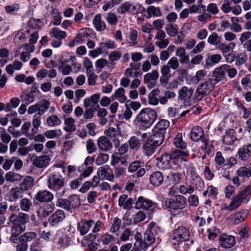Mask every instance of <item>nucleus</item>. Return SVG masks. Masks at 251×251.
Listing matches in <instances>:
<instances>
[{"mask_svg":"<svg viewBox=\"0 0 251 251\" xmlns=\"http://www.w3.org/2000/svg\"><path fill=\"white\" fill-rule=\"evenodd\" d=\"M48 126L50 127H56L60 125L61 121L56 115L49 116L46 120Z\"/></svg>","mask_w":251,"mask_h":251,"instance_id":"42","label":"nucleus"},{"mask_svg":"<svg viewBox=\"0 0 251 251\" xmlns=\"http://www.w3.org/2000/svg\"><path fill=\"white\" fill-rule=\"evenodd\" d=\"M111 98L113 100H118L121 103L125 102L127 100L125 90L122 87L119 88L112 94Z\"/></svg>","mask_w":251,"mask_h":251,"instance_id":"22","label":"nucleus"},{"mask_svg":"<svg viewBox=\"0 0 251 251\" xmlns=\"http://www.w3.org/2000/svg\"><path fill=\"white\" fill-rule=\"evenodd\" d=\"M22 191L20 188L15 187L12 188L7 195V199L10 201H14L21 196Z\"/></svg>","mask_w":251,"mask_h":251,"instance_id":"31","label":"nucleus"},{"mask_svg":"<svg viewBox=\"0 0 251 251\" xmlns=\"http://www.w3.org/2000/svg\"><path fill=\"white\" fill-rule=\"evenodd\" d=\"M94 224V222L93 221H81L78 225V228L80 234L81 235L86 234Z\"/></svg>","mask_w":251,"mask_h":251,"instance_id":"29","label":"nucleus"},{"mask_svg":"<svg viewBox=\"0 0 251 251\" xmlns=\"http://www.w3.org/2000/svg\"><path fill=\"white\" fill-rule=\"evenodd\" d=\"M96 237L94 234H89L85 238L86 244L90 251H96L98 244L95 242Z\"/></svg>","mask_w":251,"mask_h":251,"instance_id":"33","label":"nucleus"},{"mask_svg":"<svg viewBox=\"0 0 251 251\" xmlns=\"http://www.w3.org/2000/svg\"><path fill=\"white\" fill-rule=\"evenodd\" d=\"M165 30L167 34L170 37H174L176 36L178 31L177 26L173 24L167 25Z\"/></svg>","mask_w":251,"mask_h":251,"instance_id":"61","label":"nucleus"},{"mask_svg":"<svg viewBox=\"0 0 251 251\" xmlns=\"http://www.w3.org/2000/svg\"><path fill=\"white\" fill-rule=\"evenodd\" d=\"M235 131L233 129L228 130L223 136V142L226 145H231L236 141Z\"/></svg>","mask_w":251,"mask_h":251,"instance_id":"28","label":"nucleus"},{"mask_svg":"<svg viewBox=\"0 0 251 251\" xmlns=\"http://www.w3.org/2000/svg\"><path fill=\"white\" fill-rule=\"evenodd\" d=\"M50 161L48 156L43 155L36 158L33 161L34 164L37 167L42 168L46 166Z\"/></svg>","mask_w":251,"mask_h":251,"instance_id":"40","label":"nucleus"},{"mask_svg":"<svg viewBox=\"0 0 251 251\" xmlns=\"http://www.w3.org/2000/svg\"><path fill=\"white\" fill-rule=\"evenodd\" d=\"M157 226L153 222L151 223L148 227L147 230L144 234V239L149 242V244L152 245L155 241L154 233L157 230Z\"/></svg>","mask_w":251,"mask_h":251,"instance_id":"10","label":"nucleus"},{"mask_svg":"<svg viewBox=\"0 0 251 251\" xmlns=\"http://www.w3.org/2000/svg\"><path fill=\"white\" fill-rule=\"evenodd\" d=\"M189 235V232L185 227H179L174 232L172 237V242L174 245L178 244L180 242L188 240Z\"/></svg>","mask_w":251,"mask_h":251,"instance_id":"3","label":"nucleus"},{"mask_svg":"<svg viewBox=\"0 0 251 251\" xmlns=\"http://www.w3.org/2000/svg\"><path fill=\"white\" fill-rule=\"evenodd\" d=\"M146 218V214L141 211L134 214L131 219L125 217L124 223L125 225L129 226L131 225H136L144 221Z\"/></svg>","mask_w":251,"mask_h":251,"instance_id":"11","label":"nucleus"},{"mask_svg":"<svg viewBox=\"0 0 251 251\" xmlns=\"http://www.w3.org/2000/svg\"><path fill=\"white\" fill-rule=\"evenodd\" d=\"M156 165L161 169H167L172 166V158L169 154L162 155L161 158H157Z\"/></svg>","mask_w":251,"mask_h":251,"instance_id":"15","label":"nucleus"},{"mask_svg":"<svg viewBox=\"0 0 251 251\" xmlns=\"http://www.w3.org/2000/svg\"><path fill=\"white\" fill-rule=\"evenodd\" d=\"M180 180L179 174L177 173L170 172L168 174L166 181L170 184L178 183Z\"/></svg>","mask_w":251,"mask_h":251,"instance_id":"49","label":"nucleus"},{"mask_svg":"<svg viewBox=\"0 0 251 251\" xmlns=\"http://www.w3.org/2000/svg\"><path fill=\"white\" fill-rule=\"evenodd\" d=\"M159 77V73L156 70H153L151 73L146 74L144 77V83L147 84L149 88L154 87Z\"/></svg>","mask_w":251,"mask_h":251,"instance_id":"9","label":"nucleus"},{"mask_svg":"<svg viewBox=\"0 0 251 251\" xmlns=\"http://www.w3.org/2000/svg\"><path fill=\"white\" fill-rule=\"evenodd\" d=\"M64 185L62 177L58 174H53L49 178L48 187L52 190L58 191Z\"/></svg>","mask_w":251,"mask_h":251,"instance_id":"6","label":"nucleus"},{"mask_svg":"<svg viewBox=\"0 0 251 251\" xmlns=\"http://www.w3.org/2000/svg\"><path fill=\"white\" fill-rule=\"evenodd\" d=\"M235 47V44L230 43L227 45L222 44L219 47V49L221 50L223 55L226 58V61L231 62L233 61L232 55L233 50Z\"/></svg>","mask_w":251,"mask_h":251,"instance_id":"7","label":"nucleus"},{"mask_svg":"<svg viewBox=\"0 0 251 251\" xmlns=\"http://www.w3.org/2000/svg\"><path fill=\"white\" fill-rule=\"evenodd\" d=\"M248 214V210L246 209H243L231 215L229 219L234 224L237 225L244 221L247 217Z\"/></svg>","mask_w":251,"mask_h":251,"instance_id":"13","label":"nucleus"},{"mask_svg":"<svg viewBox=\"0 0 251 251\" xmlns=\"http://www.w3.org/2000/svg\"><path fill=\"white\" fill-rule=\"evenodd\" d=\"M145 11V8L139 3L131 4L130 13L136 14L142 13Z\"/></svg>","mask_w":251,"mask_h":251,"instance_id":"59","label":"nucleus"},{"mask_svg":"<svg viewBox=\"0 0 251 251\" xmlns=\"http://www.w3.org/2000/svg\"><path fill=\"white\" fill-rule=\"evenodd\" d=\"M251 198V185L240 192L233 198L236 204L239 207L242 203L248 202Z\"/></svg>","mask_w":251,"mask_h":251,"instance_id":"5","label":"nucleus"},{"mask_svg":"<svg viewBox=\"0 0 251 251\" xmlns=\"http://www.w3.org/2000/svg\"><path fill=\"white\" fill-rule=\"evenodd\" d=\"M174 144L176 148L184 149L187 145L183 141L182 135L181 133H178L174 139Z\"/></svg>","mask_w":251,"mask_h":251,"instance_id":"53","label":"nucleus"},{"mask_svg":"<svg viewBox=\"0 0 251 251\" xmlns=\"http://www.w3.org/2000/svg\"><path fill=\"white\" fill-rule=\"evenodd\" d=\"M156 118L155 111L150 108H146L143 109L136 116L134 123L140 129L146 130L153 124Z\"/></svg>","mask_w":251,"mask_h":251,"instance_id":"1","label":"nucleus"},{"mask_svg":"<svg viewBox=\"0 0 251 251\" xmlns=\"http://www.w3.org/2000/svg\"><path fill=\"white\" fill-rule=\"evenodd\" d=\"M159 145H155L154 142L151 140H147L144 145V152L147 156L151 155L155 151V149Z\"/></svg>","mask_w":251,"mask_h":251,"instance_id":"27","label":"nucleus"},{"mask_svg":"<svg viewBox=\"0 0 251 251\" xmlns=\"http://www.w3.org/2000/svg\"><path fill=\"white\" fill-rule=\"evenodd\" d=\"M160 93V90L158 89L152 90L148 95L149 103L152 105H157L159 103L158 96Z\"/></svg>","mask_w":251,"mask_h":251,"instance_id":"34","label":"nucleus"},{"mask_svg":"<svg viewBox=\"0 0 251 251\" xmlns=\"http://www.w3.org/2000/svg\"><path fill=\"white\" fill-rule=\"evenodd\" d=\"M109 155L106 153L99 154L96 160V163L98 165L104 164L107 162L109 159Z\"/></svg>","mask_w":251,"mask_h":251,"instance_id":"64","label":"nucleus"},{"mask_svg":"<svg viewBox=\"0 0 251 251\" xmlns=\"http://www.w3.org/2000/svg\"><path fill=\"white\" fill-rule=\"evenodd\" d=\"M148 15L147 18H151V17H160L162 15V13L159 7L154 6H149L147 9Z\"/></svg>","mask_w":251,"mask_h":251,"instance_id":"44","label":"nucleus"},{"mask_svg":"<svg viewBox=\"0 0 251 251\" xmlns=\"http://www.w3.org/2000/svg\"><path fill=\"white\" fill-rule=\"evenodd\" d=\"M125 75L127 77H137L141 76L142 73L141 71L134 70L133 68H127L125 71Z\"/></svg>","mask_w":251,"mask_h":251,"instance_id":"60","label":"nucleus"},{"mask_svg":"<svg viewBox=\"0 0 251 251\" xmlns=\"http://www.w3.org/2000/svg\"><path fill=\"white\" fill-rule=\"evenodd\" d=\"M62 135V131L60 129H51L45 132V136L48 139L58 138Z\"/></svg>","mask_w":251,"mask_h":251,"instance_id":"50","label":"nucleus"},{"mask_svg":"<svg viewBox=\"0 0 251 251\" xmlns=\"http://www.w3.org/2000/svg\"><path fill=\"white\" fill-rule=\"evenodd\" d=\"M97 175L101 179H105L111 181L113 178L112 171L107 165L100 167L97 171Z\"/></svg>","mask_w":251,"mask_h":251,"instance_id":"16","label":"nucleus"},{"mask_svg":"<svg viewBox=\"0 0 251 251\" xmlns=\"http://www.w3.org/2000/svg\"><path fill=\"white\" fill-rule=\"evenodd\" d=\"M54 204L51 203L46 204L38 209V215L41 218H44L49 216L54 210Z\"/></svg>","mask_w":251,"mask_h":251,"instance_id":"21","label":"nucleus"},{"mask_svg":"<svg viewBox=\"0 0 251 251\" xmlns=\"http://www.w3.org/2000/svg\"><path fill=\"white\" fill-rule=\"evenodd\" d=\"M23 66V64L21 61L15 60L12 64H9L6 66L5 70L8 74L11 75L15 71L20 70L22 68Z\"/></svg>","mask_w":251,"mask_h":251,"instance_id":"25","label":"nucleus"},{"mask_svg":"<svg viewBox=\"0 0 251 251\" xmlns=\"http://www.w3.org/2000/svg\"><path fill=\"white\" fill-rule=\"evenodd\" d=\"M5 178L7 181L14 182L21 180L22 176L18 173L10 171L6 174Z\"/></svg>","mask_w":251,"mask_h":251,"instance_id":"46","label":"nucleus"},{"mask_svg":"<svg viewBox=\"0 0 251 251\" xmlns=\"http://www.w3.org/2000/svg\"><path fill=\"white\" fill-rule=\"evenodd\" d=\"M220 37L218 35V34L214 32L209 36L207 39V42L211 45L216 46L220 42Z\"/></svg>","mask_w":251,"mask_h":251,"instance_id":"62","label":"nucleus"},{"mask_svg":"<svg viewBox=\"0 0 251 251\" xmlns=\"http://www.w3.org/2000/svg\"><path fill=\"white\" fill-rule=\"evenodd\" d=\"M93 24L98 31H100L105 28V23L101 20L100 14H98L95 16L93 20Z\"/></svg>","mask_w":251,"mask_h":251,"instance_id":"47","label":"nucleus"},{"mask_svg":"<svg viewBox=\"0 0 251 251\" xmlns=\"http://www.w3.org/2000/svg\"><path fill=\"white\" fill-rule=\"evenodd\" d=\"M206 75V71L204 70H201L197 71L196 75L192 79L193 83L197 84L200 80L203 79Z\"/></svg>","mask_w":251,"mask_h":251,"instance_id":"57","label":"nucleus"},{"mask_svg":"<svg viewBox=\"0 0 251 251\" xmlns=\"http://www.w3.org/2000/svg\"><path fill=\"white\" fill-rule=\"evenodd\" d=\"M64 126L63 129L67 132L74 131L76 129L75 120L71 117H69L64 120Z\"/></svg>","mask_w":251,"mask_h":251,"instance_id":"32","label":"nucleus"},{"mask_svg":"<svg viewBox=\"0 0 251 251\" xmlns=\"http://www.w3.org/2000/svg\"><path fill=\"white\" fill-rule=\"evenodd\" d=\"M194 90L192 89H188L186 87H183L178 92V98L183 100L184 103H189L191 102V97Z\"/></svg>","mask_w":251,"mask_h":251,"instance_id":"14","label":"nucleus"},{"mask_svg":"<svg viewBox=\"0 0 251 251\" xmlns=\"http://www.w3.org/2000/svg\"><path fill=\"white\" fill-rule=\"evenodd\" d=\"M54 240L60 248L64 249L68 246L70 239L68 235V231L64 229L58 230L54 236Z\"/></svg>","mask_w":251,"mask_h":251,"instance_id":"4","label":"nucleus"},{"mask_svg":"<svg viewBox=\"0 0 251 251\" xmlns=\"http://www.w3.org/2000/svg\"><path fill=\"white\" fill-rule=\"evenodd\" d=\"M217 194L218 192L216 188L212 185L208 186L207 190L204 191L203 193L204 196L208 195L209 197L211 198H214Z\"/></svg>","mask_w":251,"mask_h":251,"instance_id":"63","label":"nucleus"},{"mask_svg":"<svg viewBox=\"0 0 251 251\" xmlns=\"http://www.w3.org/2000/svg\"><path fill=\"white\" fill-rule=\"evenodd\" d=\"M50 34L52 37L61 40L65 39L67 36L66 32L61 30L58 27H54L52 28L50 32Z\"/></svg>","mask_w":251,"mask_h":251,"instance_id":"41","label":"nucleus"},{"mask_svg":"<svg viewBox=\"0 0 251 251\" xmlns=\"http://www.w3.org/2000/svg\"><path fill=\"white\" fill-rule=\"evenodd\" d=\"M20 103V100L18 98H12L10 100L9 103L5 105V111L8 112L11 110V108H16L18 106Z\"/></svg>","mask_w":251,"mask_h":251,"instance_id":"51","label":"nucleus"},{"mask_svg":"<svg viewBox=\"0 0 251 251\" xmlns=\"http://www.w3.org/2000/svg\"><path fill=\"white\" fill-rule=\"evenodd\" d=\"M170 123L166 120H160L154 127L155 131H160L161 132L166 133V130L169 126Z\"/></svg>","mask_w":251,"mask_h":251,"instance_id":"45","label":"nucleus"},{"mask_svg":"<svg viewBox=\"0 0 251 251\" xmlns=\"http://www.w3.org/2000/svg\"><path fill=\"white\" fill-rule=\"evenodd\" d=\"M68 60H64L58 67L59 72L64 75H69L73 71L72 67L68 64Z\"/></svg>","mask_w":251,"mask_h":251,"instance_id":"35","label":"nucleus"},{"mask_svg":"<svg viewBox=\"0 0 251 251\" xmlns=\"http://www.w3.org/2000/svg\"><path fill=\"white\" fill-rule=\"evenodd\" d=\"M187 154L184 151H177L174 152L172 156V163L175 165L180 166L183 164V162L186 161V159L185 157Z\"/></svg>","mask_w":251,"mask_h":251,"instance_id":"19","label":"nucleus"},{"mask_svg":"<svg viewBox=\"0 0 251 251\" xmlns=\"http://www.w3.org/2000/svg\"><path fill=\"white\" fill-rule=\"evenodd\" d=\"M239 157L243 161H247L251 157V144L245 145L238 151Z\"/></svg>","mask_w":251,"mask_h":251,"instance_id":"20","label":"nucleus"},{"mask_svg":"<svg viewBox=\"0 0 251 251\" xmlns=\"http://www.w3.org/2000/svg\"><path fill=\"white\" fill-rule=\"evenodd\" d=\"M92 33V30L89 28H82L77 35V38L82 43L85 39L88 38Z\"/></svg>","mask_w":251,"mask_h":251,"instance_id":"43","label":"nucleus"},{"mask_svg":"<svg viewBox=\"0 0 251 251\" xmlns=\"http://www.w3.org/2000/svg\"><path fill=\"white\" fill-rule=\"evenodd\" d=\"M53 195L47 190L39 191L35 196V199L40 202H49L53 199Z\"/></svg>","mask_w":251,"mask_h":251,"instance_id":"18","label":"nucleus"},{"mask_svg":"<svg viewBox=\"0 0 251 251\" xmlns=\"http://www.w3.org/2000/svg\"><path fill=\"white\" fill-rule=\"evenodd\" d=\"M165 133L160 131H155V128L152 129L151 140L154 142L155 145H160L165 139Z\"/></svg>","mask_w":251,"mask_h":251,"instance_id":"24","label":"nucleus"},{"mask_svg":"<svg viewBox=\"0 0 251 251\" xmlns=\"http://www.w3.org/2000/svg\"><path fill=\"white\" fill-rule=\"evenodd\" d=\"M219 243L222 247L230 248L235 245V240L233 236L224 234L220 237Z\"/></svg>","mask_w":251,"mask_h":251,"instance_id":"17","label":"nucleus"},{"mask_svg":"<svg viewBox=\"0 0 251 251\" xmlns=\"http://www.w3.org/2000/svg\"><path fill=\"white\" fill-rule=\"evenodd\" d=\"M155 206V204L151 200L143 196L139 197L135 202V207L137 209L147 210L151 208H153Z\"/></svg>","mask_w":251,"mask_h":251,"instance_id":"8","label":"nucleus"},{"mask_svg":"<svg viewBox=\"0 0 251 251\" xmlns=\"http://www.w3.org/2000/svg\"><path fill=\"white\" fill-rule=\"evenodd\" d=\"M100 94L97 93L91 96L89 98L85 99L84 100V105L85 107L90 106L94 107L95 105L97 104L100 100Z\"/></svg>","mask_w":251,"mask_h":251,"instance_id":"30","label":"nucleus"},{"mask_svg":"<svg viewBox=\"0 0 251 251\" xmlns=\"http://www.w3.org/2000/svg\"><path fill=\"white\" fill-rule=\"evenodd\" d=\"M137 36L138 32L136 30H131L130 31L128 36L129 40H128V42L130 46H133L137 44Z\"/></svg>","mask_w":251,"mask_h":251,"instance_id":"58","label":"nucleus"},{"mask_svg":"<svg viewBox=\"0 0 251 251\" xmlns=\"http://www.w3.org/2000/svg\"><path fill=\"white\" fill-rule=\"evenodd\" d=\"M203 136V131L201 127L200 126L194 127L191 132V138L194 141H198L201 140V141L204 143L205 147H207L208 141L205 138H202Z\"/></svg>","mask_w":251,"mask_h":251,"instance_id":"12","label":"nucleus"},{"mask_svg":"<svg viewBox=\"0 0 251 251\" xmlns=\"http://www.w3.org/2000/svg\"><path fill=\"white\" fill-rule=\"evenodd\" d=\"M19 5L16 3L6 5L4 7L6 13L10 15L15 14L19 10Z\"/></svg>","mask_w":251,"mask_h":251,"instance_id":"56","label":"nucleus"},{"mask_svg":"<svg viewBox=\"0 0 251 251\" xmlns=\"http://www.w3.org/2000/svg\"><path fill=\"white\" fill-rule=\"evenodd\" d=\"M164 177L160 172H155L150 176V180L151 183L154 186H159L163 181Z\"/></svg>","mask_w":251,"mask_h":251,"instance_id":"23","label":"nucleus"},{"mask_svg":"<svg viewBox=\"0 0 251 251\" xmlns=\"http://www.w3.org/2000/svg\"><path fill=\"white\" fill-rule=\"evenodd\" d=\"M222 59V56L220 54L209 55L206 59L205 66L211 67L218 63Z\"/></svg>","mask_w":251,"mask_h":251,"instance_id":"38","label":"nucleus"},{"mask_svg":"<svg viewBox=\"0 0 251 251\" xmlns=\"http://www.w3.org/2000/svg\"><path fill=\"white\" fill-rule=\"evenodd\" d=\"M104 133L105 135L112 138L114 142L119 143V138L120 136V132L115 128L109 127V128L105 131Z\"/></svg>","mask_w":251,"mask_h":251,"instance_id":"39","label":"nucleus"},{"mask_svg":"<svg viewBox=\"0 0 251 251\" xmlns=\"http://www.w3.org/2000/svg\"><path fill=\"white\" fill-rule=\"evenodd\" d=\"M165 204L167 207L172 210L182 209L186 205V199L182 195H176L174 199H167Z\"/></svg>","mask_w":251,"mask_h":251,"instance_id":"2","label":"nucleus"},{"mask_svg":"<svg viewBox=\"0 0 251 251\" xmlns=\"http://www.w3.org/2000/svg\"><path fill=\"white\" fill-rule=\"evenodd\" d=\"M34 180L31 176H26L20 185V189L22 191H26L30 188L33 185Z\"/></svg>","mask_w":251,"mask_h":251,"instance_id":"48","label":"nucleus"},{"mask_svg":"<svg viewBox=\"0 0 251 251\" xmlns=\"http://www.w3.org/2000/svg\"><path fill=\"white\" fill-rule=\"evenodd\" d=\"M65 218L63 211L58 210L54 213L50 218L49 221L52 226L55 225Z\"/></svg>","mask_w":251,"mask_h":251,"instance_id":"26","label":"nucleus"},{"mask_svg":"<svg viewBox=\"0 0 251 251\" xmlns=\"http://www.w3.org/2000/svg\"><path fill=\"white\" fill-rule=\"evenodd\" d=\"M50 102L46 100H43L37 103L38 109V114L40 115L43 114L45 111L48 109Z\"/></svg>","mask_w":251,"mask_h":251,"instance_id":"52","label":"nucleus"},{"mask_svg":"<svg viewBox=\"0 0 251 251\" xmlns=\"http://www.w3.org/2000/svg\"><path fill=\"white\" fill-rule=\"evenodd\" d=\"M98 144L99 148L103 151L109 150L112 147L111 143L105 137H100L98 139Z\"/></svg>","mask_w":251,"mask_h":251,"instance_id":"36","label":"nucleus"},{"mask_svg":"<svg viewBox=\"0 0 251 251\" xmlns=\"http://www.w3.org/2000/svg\"><path fill=\"white\" fill-rule=\"evenodd\" d=\"M176 55L179 57L181 64H187L189 62V56L186 54L184 48L180 47L178 48L176 50Z\"/></svg>","mask_w":251,"mask_h":251,"instance_id":"37","label":"nucleus"},{"mask_svg":"<svg viewBox=\"0 0 251 251\" xmlns=\"http://www.w3.org/2000/svg\"><path fill=\"white\" fill-rule=\"evenodd\" d=\"M238 176L242 177L249 178L251 176V171L249 168L243 166L240 167L237 170Z\"/></svg>","mask_w":251,"mask_h":251,"instance_id":"55","label":"nucleus"},{"mask_svg":"<svg viewBox=\"0 0 251 251\" xmlns=\"http://www.w3.org/2000/svg\"><path fill=\"white\" fill-rule=\"evenodd\" d=\"M238 208H239L238 206L232 199L231 202L229 204L225 203H222L220 209L222 211L225 210L226 211H231L237 209Z\"/></svg>","mask_w":251,"mask_h":251,"instance_id":"54","label":"nucleus"}]
</instances>
